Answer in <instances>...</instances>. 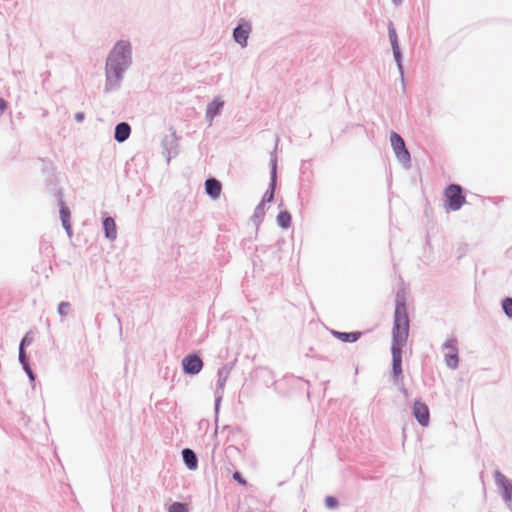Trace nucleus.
<instances>
[{
  "mask_svg": "<svg viewBox=\"0 0 512 512\" xmlns=\"http://www.w3.org/2000/svg\"><path fill=\"white\" fill-rule=\"evenodd\" d=\"M131 134V126L127 122H120L115 126L114 139L118 143L126 141Z\"/></svg>",
  "mask_w": 512,
  "mask_h": 512,
  "instance_id": "14",
  "label": "nucleus"
},
{
  "mask_svg": "<svg viewBox=\"0 0 512 512\" xmlns=\"http://www.w3.org/2000/svg\"><path fill=\"white\" fill-rule=\"evenodd\" d=\"M71 304L67 301H62L58 305V313L60 316H66L69 314Z\"/></svg>",
  "mask_w": 512,
  "mask_h": 512,
  "instance_id": "29",
  "label": "nucleus"
},
{
  "mask_svg": "<svg viewBox=\"0 0 512 512\" xmlns=\"http://www.w3.org/2000/svg\"><path fill=\"white\" fill-rule=\"evenodd\" d=\"M277 187V156L275 150L270 154V182L261 202L271 203L274 200Z\"/></svg>",
  "mask_w": 512,
  "mask_h": 512,
  "instance_id": "5",
  "label": "nucleus"
},
{
  "mask_svg": "<svg viewBox=\"0 0 512 512\" xmlns=\"http://www.w3.org/2000/svg\"><path fill=\"white\" fill-rule=\"evenodd\" d=\"M495 483L502 490V497L512 510V480L508 479L499 470L494 472Z\"/></svg>",
  "mask_w": 512,
  "mask_h": 512,
  "instance_id": "8",
  "label": "nucleus"
},
{
  "mask_svg": "<svg viewBox=\"0 0 512 512\" xmlns=\"http://www.w3.org/2000/svg\"><path fill=\"white\" fill-rule=\"evenodd\" d=\"M63 228L65 229L67 235L69 237H72L73 235V230H72V225H71V222H68V223H63L62 224Z\"/></svg>",
  "mask_w": 512,
  "mask_h": 512,
  "instance_id": "33",
  "label": "nucleus"
},
{
  "mask_svg": "<svg viewBox=\"0 0 512 512\" xmlns=\"http://www.w3.org/2000/svg\"><path fill=\"white\" fill-rule=\"evenodd\" d=\"M403 370L402 365H392V380L395 385H397L400 389V391L404 394L407 393L406 388L403 384Z\"/></svg>",
  "mask_w": 512,
  "mask_h": 512,
  "instance_id": "18",
  "label": "nucleus"
},
{
  "mask_svg": "<svg viewBox=\"0 0 512 512\" xmlns=\"http://www.w3.org/2000/svg\"><path fill=\"white\" fill-rule=\"evenodd\" d=\"M409 336V318L407 312L406 292L399 289L395 295V311L392 328V365H402V347Z\"/></svg>",
  "mask_w": 512,
  "mask_h": 512,
  "instance_id": "2",
  "label": "nucleus"
},
{
  "mask_svg": "<svg viewBox=\"0 0 512 512\" xmlns=\"http://www.w3.org/2000/svg\"><path fill=\"white\" fill-rule=\"evenodd\" d=\"M222 191V184L214 177H210L205 181V192L212 199L219 198Z\"/></svg>",
  "mask_w": 512,
  "mask_h": 512,
  "instance_id": "13",
  "label": "nucleus"
},
{
  "mask_svg": "<svg viewBox=\"0 0 512 512\" xmlns=\"http://www.w3.org/2000/svg\"><path fill=\"white\" fill-rule=\"evenodd\" d=\"M265 216V203L260 202L254 209L251 220L256 226H259Z\"/></svg>",
  "mask_w": 512,
  "mask_h": 512,
  "instance_id": "23",
  "label": "nucleus"
},
{
  "mask_svg": "<svg viewBox=\"0 0 512 512\" xmlns=\"http://www.w3.org/2000/svg\"><path fill=\"white\" fill-rule=\"evenodd\" d=\"M32 343V337L29 334H26L20 341L19 344V355H22V352H26V347Z\"/></svg>",
  "mask_w": 512,
  "mask_h": 512,
  "instance_id": "28",
  "label": "nucleus"
},
{
  "mask_svg": "<svg viewBox=\"0 0 512 512\" xmlns=\"http://www.w3.org/2000/svg\"><path fill=\"white\" fill-rule=\"evenodd\" d=\"M18 359H19L20 364L22 365L23 370L27 374L29 380L31 382H34L35 379H36V375H35V373L33 372L32 368L30 366L29 358H28L27 353L26 352H22V355H18Z\"/></svg>",
  "mask_w": 512,
  "mask_h": 512,
  "instance_id": "21",
  "label": "nucleus"
},
{
  "mask_svg": "<svg viewBox=\"0 0 512 512\" xmlns=\"http://www.w3.org/2000/svg\"><path fill=\"white\" fill-rule=\"evenodd\" d=\"M203 365L201 357L196 353L188 354L182 359V369L187 375H197L201 372Z\"/></svg>",
  "mask_w": 512,
  "mask_h": 512,
  "instance_id": "10",
  "label": "nucleus"
},
{
  "mask_svg": "<svg viewBox=\"0 0 512 512\" xmlns=\"http://www.w3.org/2000/svg\"><path fill=\"white\" fill-rule=\"evenodd\" d=\"M388 36L391 43L393 54H398L399 52H401L397 32L392 21H390L388 24Z\"/></svg>",
  "mask_w": 512,
  "mask_h": 512,
  "instance_id": "20",
  "label": "nucleus"
},
{
  "mask_svg": "<svg viewBox=\"0 0 512 512\" xmlns=\"http://www.w3.org/2000/svg\"><path fill=\"white\" fill-rule=\"evenodd\" d=\"M171 133L165 135L161 141L163 148V155L166 156V160L169 163L171 158L176 157L179 153V138L176 131L171 127Z\"/></svg>",
  "mask_w": 512,
  "mask_h": 512,
  "instance_id": "6",
  "label": "nucleus"
},
{
  "mask_svg": "<svg viewBox=\"0 0 512 512\" xmlns=\"http://www.w3.org/2000/svg\"><path fill=\"white\" fill-rule=\"evenodd\" d=\"M102 225L105 237L110 241H114L117 238V227L115 220L110 216L105 217L102 221Z\"/></svg>",
  "mask_w": 512,
  "mask_h": 512,
  "instance_id": "15",
  "label": "nucleus"
},
{
  "mask_svg": "<svg viewBox=\"0 0 512 512\" xmlns=\"http://www.w3.org/2000/svg\"><path fill=\"white\" fill-rule=\"evenodd\" d=\"M132 65V45L127 40H119L109 52L105 64L104 92L119 90L124 73Z\"/></svg>",
  "mask_w": 512,
  "mask_h": 512,
  "instance_id": "1",
  "label": "nucleus"
},
{
  "mask_svg": "<svg viewBox=\"0 0 512 512\" xmlns=\"http://www.w3.org/2000/svg\"><path fill=\"white\" fill-rule=\"evenodd\" d=\"M7 107H8V103L3 98L0 97V117L3 115V113L5 112Z\"/></svg>",
  "mask_w": 512,
  "mask_h": 512,
  "instance_id": "34",
  "label": "nucleus"
},
{
  "mask_svg": "<svg viewBox=\"0 0 512 512\" xmlns=\"http://www.w3.org/2000/svg\"><path fill=\"white\" fill-rule=\"evenodd\" d=\"M231 367L229 365H224L221 368L218 369L217 372V383H216V389H215V412L218 413L220 403L223 398L225 385L227 382V379L230 375Z\"/></svg>",
  "mask_w": 512,
  "mask_h": 512,
  "instance_id": "7",
  "label": "nucleus"
},
{
  "mask_svg": "<svg viewBox=\"0 0 512 512\" xmlns=\"http://www.w3.org/2000/svg\"><path fill=\"white\" fill-rule=\"evenodd\" d=\"M224 104L225 102L220 96L215 97L207 104L205 119L209 123V126L212 125L214 118L221 114Z\"/></svg>",
  "mask_w": 512,
  "mask_h": 512,
  "instance_id": "11",
  "label": "nucleus"
},
{
  "mask_svg": "<svg viewBox=\"0 0 512 512\" xmlns=\"http://www.w3.org/2000/svg\"><path fill=\"white\" fill-rule=\"evenodd\" d=\"M390 142L398 161L405 167H409L411 157L410 152L406 148L404 139L398 133L392 131L390 135Z\"/></svg>",
  "mask_w": 512,
  "mask_h": 512,
  "instance_id": "4",
  "label": "nucleus"
},
{
  "mask_svg": "<svg viewBox=\"0 0 512 512\" xmlns=\"http://www.w3.org/2000/svg\"><path fill=\"white\" fill-rule=\"evenodd\" d=\"M502 309L508 318H512V297H506L502 300Z\"/></svg>",
  "mask_w": 512,
  "mask_h": 512,
  "instance_id": "26",
  "label": "nucleus"
},
{
  "mask_svg": "<svg viewBox=\"0 0 512 512\" xmlns=\"http://www.w3.org/2000/svg\"><path fill=\"white\" fill-rule=\"evenodd\" d=\"M169 512H189L188 505L183 502H173L169 508Z\"/></svg>",
  "mask_w": 512,
  "mask_h": 512,
  "instance_id": "25",
  "label": "nucleus"
},
{
  "mask_svg": "<svg viewBox=\"0 0 512 512\" xmlns=\"http://www.w3.org/2000/svg\"><path fill=\"white\" fill-rule=\"evenodd\" d=\"M55 196L57 198V202L60 208V219L62 224L70 222L71 212L69 207L64 202L62 190H57Z\"/></svg>",
  "mask_w": 512,
  "mask_h": 512,
  "instance_id": "17",
  "label": "nucleus"
},
{
  "mask_svg": "<svg viewBox=\"0 0 512 512\" xmlns=\"http://www.w3.org/2000/svg\"><path fill=\"white\" fill-rule=\"evenodd\" d=\"M232 478L242 486H247L248 484L246 479L242 476V474L239 471H235L232 475Z\"/></svg>",
  "mask_w": 512,
  "mask_h": 512,
  "instance_id": "32",
  "label": "nucleus"
},
{
  "mask_svg": "<svg viewBox=\"0 0 512 512\" xmlns=\"http://www.w3.org/2000/svg\"><path fill=\"white\" fill-rule=\"evenodd\" d=\"M445 207L447 210L457 211L466 202L463 188L458 184H450L445 189Z\"/></svg>",
  "mask_w": 512,
  "mask_h": 512,
  "instance_id": "3",
  "label": "nucleus"
},
{
  "mask_svg": "<svg viewBox=\"0 0 512 512\" xmlns=\"http://www.w3.org/2000/svg\"><path fill=\"white\" fill-rule=\"evenodd\" d=\"M276 220H277V224L282 229H288L291 226V223H292L291 214L287 210L280 211L279 214L277 215V219Z\"/></svg>",
  "mask_w": 512,
  "mask_h": 512,
  "instance_id": "22",
  "label": "nucleus"
},
{
  "mask_svg": "<svg viewBox=\"0 0 512 512\" xmlns=\"http://www.w3.org/2000/svg\"><path fill=\"white\" fill-rule=\"evenodd\" d=\"M332 334L337 339L341 340L342 342L346 343H354L361 337V332L354 331V332H340V331H332Z\"/></svg>",
  "mask_w": 512,
  "mask_h": 512,
  "instance_id": "19",
  "label": "nucleus"
},
{
  "mask_svg": "<svg viewBox=\"0 0 512 512\" xmlns=\"http://www.w3.org/2000/svg\"><path fill=\"white\" fill-rule=\"evenodd\" d=\"M395 4L401 3L402 0H392Z\"/></svg>",
  "mask_w": 512,
  "mask_h": 512,
  "instance_id": "36",
  "label": "nucleus"
},
{
  "mask_svg": "<svg viewBox=\"0 0 512 512\" xmlns=\"http://www.w3.org/2000/svg\"><path fill=\"white\" fill-rule=\"evenodd\" d=\"M394 59L397 63L398 70L400 72L401 77H404V68L402 64V52H399L398 54H393Z\"/></svg>",
  "mask_w": 512,
  "mask_h": 512,
  "instance_id": "31",
  "label": "nucleus"
},
{
  "mask_svg": "<svg viewBox=\"0 0 512 512\" xmlns=\"http://www.w3.org/2000/svg\"><path fill=\"white\" fill-rule=\"evenodd\" d=\"M251 30V23L244 18H241L237 26L233 29V38L242 48L247 46Z\"/></svg>",
  "mask_w": 512,
  "mask_h": 512,
  "instance_id": "9",
  "label": "nucleus"
},
{
  "mask_svg": "<svg viewBox=\"0 0 512 512\" xmlns=\"http://www.w3.org/2000/svg\"><path fill=\"white\" fill-rule=\"evenodd\" d=\"M325 505L328 509H335L338 507L339 505V501L336 497L334 496H327L325 498Z\"/></svg>",
  "mask_w": 512,
  "mask_h": 512,
  "instance_id": "30",
  "label": "nucleus"
},
{
  "mask_svg": "<svg viewBox=\"0 0 512 512\" xmlns=\"http://www.w3.org/2000/svg\"><path fill=\"white\" fill-rule=\"evenodd\" d=\"M413 415L421 426H427L430 421V413L428 406L416 400L413 405Z\"/></svg>",
  "mask_w": 512,
  "mask_h": 512,
  "instance_id": "12",
  "label": "nucleus"
},
{
  "mask_svg": "<svg viewBox=\"0 0 512 512\" xmlns=\"http://www.w3.org/2000/svg\"><path fill=\"white\" fill-rule=\"evenodd\" d=\"M74 119L77 122H82L85 119V113L84 112H77V113H75Z\"/></svg>",
  "mask_w": 512,
  "mask_h": 512,
  "instance_id": "35",
  "label": "nucleus"
},
{
  "mask_svg": "<svg viewBox=\"0 0 512 512\" xmlns=\"http://www.w3.org/2000/svg\"><path fill=\"white\" fill-rule=\"evenodd\" d=\"M446 364L451 369L458 367L459 357L458 352H452L445 355Z\"/></svg>",
  "mask_w": 512,
  "mask_h": 512,
  "instance_id": "24",
  "label": "nucleus"
},
{
  "mask_svg": "<svg viewBox=\"0 0 512 512\" xmlns=\"http://www.w3.org/2000/svg\"><path fill=\"white\" fill-rule=\"evenodd\" d=\"M442 349H448L452 352H458V340L455 337L449 338L443 344Z\"/></svg>",
  "mask_w": 512,
  "mask_h": 512,
  "instance_id": "27",
  "label": "nucleus"
},
{
  "mask_svg": "<svg viewBox=\"0 0 512 512\" xmlns=\"http://www.w3.org/2000/svg\"><path fill=\"white\" fill-rule=\"evenodd\" d=\"M181 454L183 462L189 470L193 471L198 468V457L197 454L192 449L184 448Z\"/></svg>",
  "mask_w": 512,
  "mask_h": 512,
  "instance_id": "16",
  "label": "nucleus"
}]
</instances>
